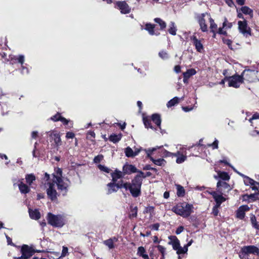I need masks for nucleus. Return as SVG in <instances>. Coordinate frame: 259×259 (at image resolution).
<instances>
[{
    "label": "nucleus",
    "instance_id": "nucleus-1",
    "mask_svg": "<svg viewBox=\"0 0 259 259\" xmlns=\"http://www.w3.org/2000/svg\"><path fill=\"white\" fill-rule=\"evenodd\" d=\"M144 174L140 171L132 181L131 183H125L123 184V188L129 190L134 197H137L141 195V188L143 179L145 178Z\"/></svg>",
    "mask_w": 259,
    "mask_h": 259
},
{
    "label": "nucleus",
    "instance_id": "nucleus-2",
    "mask_svg": "<svg viewBox=\"0 0 259 259\" xmlns=\"http://www.w3.org/2000/svg\"><path fill=\"white\" fill-rule=\"evenodd\" d=\"M193 205L183 202L173 207L172 210L176 214L184 218H186L189 217L193 212Z\"/></svg>",
    "mask_w": 259,
    "mask_h": 259
},
{
    "label": "nucleus",
    "instance_id": "nucleus-3",
    "mask_svg": "<svg viewBox=\"0 0 259 259\" xmlns=\"http://www.w3.org/2000/svg\"><path fill=\"white\" fill-rule=\"evenodd\" d=\"M53 183L57 186V189L63 196L68 192V188L70 185V181L67 178H58L53 179Z\"/></svg>",
    "mask_w": 259,
    "mask_h": 259
},
{
    "label": "nucleus",
    "instance_id": "nucleus-4",
    "mask_svg": "<svg viewBox=\"0 0 259 259\" xmlns=\"http://www.w3.org/2000/svg\"><path fill=\"white\" fill-rule=\"evenodd\" d=\"M48 223L55 227H62L65 224L64 217L59 214L55 215L51 213L48 214L47 217Z\"/></svg>",
    "mask_w": 259,
    "mask_h": 259
},
{
    "label": "nucleus",
    "instance_id": "nucleus-5",
    "mask_svg": "<svg viewBox=\"0 0 259 259\" xmlns=\"http://www.w3.org/2000/svg\"><path fill=\"white\" fill-rule=\"evenodd\" d=\"M47 134L50 137L52 145L56 151H58L59 147L62 145L60 133L56 131H51L47 132Z\"/></svg>",
    "mask_w": 259,
    "mask_h": 259
},
{
    "label": "nucleus",
    "instance_id": "nucleus-6",
    "mask_svg": "<svg viewBox=\"0 0 259 259\" xmlns=\"http://www.w3.org/2000/svg\"><path fill=\"white\" fill-rule=\"evenodd\" d=\"M196 19L199 24L201 30L202 32H207L208 27L206 22L210 19V15L207 13L198 14L196 16Z\"/></svg>",
    "mask_w": 259,
    "mask_h": 259
},
{
    "label": "nucleus",
    "instance_id": "nucleus-7",
    "mask_svg": "<svg viewBox=\"0 0 259 259\" xmlns=\"http://www.w3.org/2000/svg\"><path fill=\"white\" fill-rule=\"evenodd\" d=\"M35 252H39L40 251L34 250L32 247L27 245H23L22 246L21 249L22 255L21 256L17 257V259H28L32 256Z\"/></svg>",
    "mask_w": 259,
    "mask_h": 259
},
{
    "label": "nucleus",
    "instance_id": "nucleus-8",
    "mask_svg": "<svg viewBox=\"0 0 259 259\" xmlns=\"http://www.w3.org/2000/svg\"><path fill=\"white\" fill-rule=\"evenodd\" d=\"M257 73V71L248 69L244 70L241 75L242 76L243 80H246L249 82H254L258 80Z\"/></svg>",
    "mask_w": 259,
    "mask_h": 259
},
{
    "label": "nucleus",
    "instance_id": "nucleus-9",
    "mask_svg": "<svg viewBox=\"0 0 259 259\" xmlns=\"http://www.w3.org/2000/svg\"><path fill=\"white\" fill-rule=\"evenodd\" d=\"M227 80L228 81L229 87L237 88L243 83V78L241 75H234L227 77Z\"/></svg>",
    "mask_w": 259,
    "mask_h": 259
},
{
    "label": "nucleus",
    "instance_id": "nucleus-10",
    "mask_svg": "<svg viewBox=\"0 0 259 259\" xmlns=\"http://www.w3.org/2000/svg\"><path fill=\"white\" fill-rule=\"evenodd\" d=\"M238 30L239 32L246 37L251 35V29L248 26L246 20L239 21L238 22Z\"/></svg>",
    "mask_w": 259,
    "mask_h": 259
},
{
    "label": "nucleus",
    "instance_id": "nucleus-11",
    "mask_svg": "<svg viewBox=\"0 0 259 259\" xmlns=\"http://www.w3.org/2000/svg\"><path fill=\"white\" fill-rule=\"evenodd\" d=\"M47 186H48V188L47 189V193L48 197L52 200L57 199L58 194L55 189L54 184L53 182L48 183Z\"/></svg>",
    "mask_w": 259,
    "mask_h": 259
},
{
    "label": "nucleus",
    "instance_id": "nucleus-12",
    "mask_svg": "<svg viewBox=\"0 0 259 259\" xmlns=\"http://www.w3.org/2000/svg\"><path fill=\"white\" fill-rule=\"evenodd\" d=\"M115 7L117 8L121 13L123 14H128L131 12V8L125 1H118L115 3Z\"/></svg>",
    "mask_w": 259,
    "mask_h": 259
},
{
    "label": "nucleus",
    "instance_id": "nucleus-13",
    "mask_svg": "<svg viewBox=\"0 0 259 259\" xmlns=\"http://www.w3.org/2000/svg\"><path fill=\"white\" fill-rule=\"evenodd\" d=\"M218 191L220 193L223 194L224 192H228L231 190L230 185L226 182L219 180L217 183Z\"/></svg>",
    "mask_w": 259,
    "mask_h": 259
},
{
    "label": "nucleus",
    "instance_id": "nucleus-14",
    "mask_svg": "<svg viewBox=\"0 0 259 259\" xmlns=\"http://www.w3.org/2000/svg\"><path fill=\"white\" fill-rule=\"evenodd\" d=\"M115 182L110 183L108 184L107 187L108 193L111 194L113 192H115L118 191L119 188H123V183L122 182H119L117 184H115Z\"/></svg>",
    "mask_w": 259,
    "mask_h": 259
},
{
    "label": "nucleus",
    "instance_id": "nucleus-15",
    "mask_svg": "<svg viewBox=\"0 0 259 259\" xmlns=\"http://www.w3.org/2000/svg\"><path fill=\"white\" fill-rule=\"evenodd\" d=\"M249 209V207L247 205L240 206L236 211V217L240 220L243 219L245 215V212L248 211Z\"/></svg>",
    "mask_w": 259,
    "mask_h": 259
},
{
    "label": "nucleus",
    "instance_id": "nucleus-16",
    "mask_svg": "<svg viewBox=\"0 0 259 259\" xmlns=\"http://www.w3.org/2000/svg\"><path fill=\"white\" fill-rule=\"evenodd\" d=\"M193 45L195 46L196 51L199 53H202L204 51V47L201 41L197 38L195 36H193L191 38Z\"/></svg>",
    "mask_w": 259,
    "mask_h": 259
},
{
    "label": "nucleus",
    "instance_id": "nucleus-17",
    "mask_svg": "<svg viewBox=\"0 0 259 259\" xmlns=\"http://www.w3.org/2000/svg\"><path fill=\"white\" fill-rule=\"evenodd\" d=\"M23 179L19 180L18 181L17 186H18L20 192L22 194H26L29 192L30 188L25 184L23 182Z\"/></svg>",
    "mask_w": 259,
    "mask_h": 259
},
{
    "label": "nucleus",
    "instance_id": "nucleus-18",
    "mask_svg": "<svg viewBox=\"0 0 259 259\" xmlns=\"http://www.w3.org/2000/svg\"><path fill=\"white\" fill-rule=\"evenodd\" d=\"M247 254H252L259 255V249L254 245H248L243 246Z\"/></svg>",
    "mask_w": 259,
    "mask_h": 259
},
{
    "label": "nucleus",
    "instance_id": "nucleus-19",
    "mask_svg": "<svg viewBox=\"0 0 259 259\" xmlns=\"http://www.w3.org/2000/svg\"><path fill=\"white\" fill-rule=\"evenodd\" d=\"M233 170L236 172H237L240 176H242V177H243L244 178V182L246 185L254 186L255 184H258V183L257 182H255L253 180H252V179H250V178L244 175L243 174H242L240 172H238L234 167H233Z\"/></svg>",
    "mask_w": 259,
    "mask_h": 259
},
{
    "label": "nucleus",
    "instance_id": "nucleus-20",
    "mask_svg": "<svg viewBox=\"0 0 259 259\" xmlns=\"http://www.w3.org/2000/svg\"><path fill=\"white\" fill-rule=\"evenodd\" d=\"M176 153H179V154H177L176 156H174V157H177L176 162L178 164L182 163L184 162L187 159L186 154L187 152H181L180 151H178Z\"/></svg>",
    "mask_w": 259,
    "mask_h": 259
},
{
    "label": "nucleus",
    "instance_id": "nucleus-21",
    "mask_svg": "<svg viewBox=\"0 0 259 259\" xmlns=\"http://www.w3.org/2000/svg\"><path fill=\"white\" fill-rule=\"evenodd\" d=\"M170 241L168 242L169 244L172 246L173 249L176 250L180 245V241L175 236H170L168 237Z\"/></svg>",
    "mask_w": 259,
    "mask_h": 259
},
{
    "label": "nucleus",
    "instance_id": "nucleus-22",
    "mask_svg": "<svg viewBox=\"0 0 259 259\" xmlns=\"http://www.w3.org/2000/svg\"><path fill=\"white\" fill-rule=\"evenodd\" d=\"M117 238L114 237L104 241L103 243L104 245L107 246L109 249H111L114 248V243L117 242Z\"/></svg>",
    "mask_w": 259,
    "mask_h": 259
},
{
    "label": "nucleus",
    "instance_id": "nucleus-23",
    "mask_svg": "<svg viewBox=\"0 0 259 259\" xmlns=\"http://www.w3.org/2000/svg\"><path fill=\"white\" fill-rule=\"evenodd\" d=\"M29 214L31 219L37 220L40 218V213L37 209L29 208Z\"/></svg>",
    "mask_w": 259,
    "mask_h": 259
},
{
    "label": "nucleus",
    "instance_id": "nucleus-24",
    "mask_svg": "<svg viewBox=\"0 0 259 259\" xmlns=\"http://www.w3.org/2000/svg\"><path fill=\"white\" fill-rule=\"evenodd\" d=\"M151 120L155 123V124L158 126L160 129L161 128V120L160 118V116L158 114H153L151 117Z\"/></svg>",
    "mask_w": 259,
    "mask_h": 259
},
{
    "label": "nucleus",
    "instance_id": "nucleus-25",
    "mask_svg": "<svg viewBox=\"0 0 259 259\" xmlns=\"http://www.w3.org/2000/svg\"><path fill=\"white\" fill-rule=\"evenodd\" d=\"M214 178L216 180H218L219 178H220L225 181L229 180L230 179V176H229L228 173L220 171H218V176H214Z\"/></svg>",
    "mask_w": 259,
    "mask_h": 259
},
{
    "label": "nucleus",
    "instance_id": "nucleus-26",
    "mask_svg": "<svg viewBox=\"0 0 259 259\" xmlns=\"http://www.w3.org/2000/svg\"><path fill=\"white\" fill-rule=\"evenodd\" d=\"M243 199L245 200H247L248 202H250L252 201H254L256 199H258V194H251L250 195H244L243 196Z\"/></svg>",
    "mask_w": 259,
    "mask_h": 259
},
{
    "label": "nucleus",
    "instance_id": "nucleus-27",
    "mask_svg": "<svg viewBox=\"0 0 259 259\" xmlns=\"http://www.w3.org/2000/svg\"><path fill=\"white\" fill-rule=\"evenodd\" d=\"M155 25L151 23H147L145 26V29L147 30L150 35H158L159 33H155L154 29Z\"/></svg>",
    "mask_w": 259,
    "mask_h": 259
},
{
    "label": "nucleus",
    "instance_id": "nucleus-28",
    "mask_svg": "<svg viewBox=\"0 0 259 259\" xmlns=\"http://www.w3.org/2000/svg\"><path fill=\"white\" fill-rule=\"evenodd\" d=\"M123 171L125 173L131 174L136 172L137 171L136 167L133 165H126L123 166Z\"/></svg>",
    "mask_w": 259,
    "mask_h": 259
},
{
    "label": "nucleus",
    "instance_id": "nucleus-29",
    "mask_svg": "<svg viewBox=\"0 0 259 259\" xmlns=\"http://www.w3.org/2000/svg\"><path fill=\"white\" fill-rule=\"evenodd\" d=\"M183 99L184 97H182V98L180 99L178 97H175L167 102L166 104L167 107L168 108L172 107L175 105L177 104L179 102L180 100H183Z\"/></svg>",
    "mask_w": 259,
    "mask_h": 259
},
{
    "label": "nucleus",
    "instance_id": "nucleus-30",
    "mask_svg": "<svg viewBox=\"0 0 259 259\" xmlns=\"http://www.w3.org/2000/svg\"><path fill=\"white\" fill-rule=\"evenodd\" d=\"M137 255L142 257L144 259H148V254L146 252L145 249L143 246L138 247Z\"/></svg>",
    "mask_w": 259,
    "mask_h": 259
},
{
    "label": "nucleus",
    "instance_id": "nucleus-31",
    "mask_svg": "<svg viewBox=\"0 0 259 259\" xmlns=\"http://www.w3.org/2000/svg\"><path fill=\"white\" fill-rule=\"evenodd\" d=\"M112 181L116 182L118 179H120L123 176V174L120 171L115 170V172L111 174Z\"/></svg>",
    "mask_w": 259,
    "mask_h": 259
},
{
    "label": "nucleus",
    "instance_id": "nucleus-32",
    "mask_svg": "<svg viewBox=\"0 0 259 259\" xmlns=\"http://www.w3.org/2000/svg\"><path fill=\"white\" fill-rule=\"evenodd\" d=\"M177 31V29L175 23L174 22H170L169 24V28L168 29V32L172 35H176Z\"/></svg>",
    "mask_w": 259,
    "mask_h": 259
},
{
    "label": "nucleus",
    "instance_id": "nucleus-33",
    "mask_svg": "<svg viewBox=\"0 0 259 259\" xmlns=\"http://www.w3.org/2000/svg\"><path fill=\"white\" fill-rule=\"evenodd\" d=\"M250 219L252 227L255 229L259 230V224L256 221L255 216L253 214H251Z\"/></svg>",
    "mask_w": 259,
    "mask_h": 259
},
{
    "label": "nucleus",
    "instance_id": "nucleus-34",
    "mask_svg": "<svg viewBox=\"0 0 259 259\" xmlns=\"http://www.w3.org/2000/svg\"><path fill=\"white\" fill-rule=\"evenodd\" d=\"M241 11L242 13L245 14V15H248L249 16L252 18L253 17V11L251 9H250L249 7L247 6H243L242 7L241 9Z\"/></svg>",
    "mask_w": 259,
    "mask_h": 259
},
{
    "label": "nucleus",
    "instance_id": "nucleus-35",
    "mask_svg": "<svg viewBox=\"0 0 259 259\" xmlns=\"http://www.w3.org/2000/svg\"><path fill=\"white\" fill-rule=\"evenodd\" d=\"M217 194L214 198L216 202V205L218 206H220L221 203L226 200V198L222 196L223 194Z\"/></svg>",
    "mask_w": 259,
    "mask_h": 259
},
{
    "label": "nucleus",
    "instance_id": "nucleus-36",
    "mask_svg": "<svg viewBox=\"0 0 259 259\" xmlns=\"http://www.w3.org/2000/svg\"><path fill=\"white\" fill-rule=\"evenodd\" d=\"M25 179L27 184L29 186H30L32 184V183L35 180L36 178L33 174H30L26 175Z\"/></svg>",
    "mask_w": 259,
    "mask_h": 259
},
{
    "label": "nucleus",
    "instance_id": "nucleus-37",
    "mask_svg": "<svg viewBox=\"0 0 259 259\" xmlns=\"http://www.w3.org/2000/svg\"><path fill=\"white\" fill-rule=\"evenodd\" d=\"M11 60H16L19 63L21 64V65H23L24 62L25 58L24 56L22 55H20L19 56H14L11 58Z\"/></svg>",
    "mask_w": 259,
    "mask_h": 259
},
{
    "label": "nucleus",
    "instance_id": "nucleus-38",
    "mask_svg": "<svg viewBox=\"0 0 259 259\" xmlns=\"http://www.w3.org/2000/svg\"><path fill=\"white\" fill-rule=\"evenodd\" d=\"M143 120L145 127L154 129L153 127L151 125V119L149 117H144L143 118Z\"/></svg>",
    "mask_w": 259,
    "mask_h": 259
},
{
    "label": "nucleus",
    "instance_id": "nucleus-39",
    "mask_svg": "<svg viewBox=\"0 0 259 259\" xmlns=\"http://www.w3.org/2000/svg\"><path fill=\"white\" fill-rule=\"evenodd\" d=\"M161 155L163 157H172L174 156L177 155V154H179V153H172L167 151L165 149H162L161 151Z\"/></svg>",
    "mask_w": 259,
    "mask_h": 259
},
{
    "label": "nucleus",
    "instance_id": "nucleus-40",
    "mask_svg": "<svg viewBox=\"0 0 259 259\" xmlns=\"http://www.w3.org/2000/svg\"><path fill=\"white\" fill-rule=\"evenodd\" d=\"M196 73V71L193 69H188L185 72L183 73V76H185L186 78H189L191 76L195 75Z\"/></svg>",
    "mask_w": 259,
    "mask_h": 259
},
{
    "label": "nucleus",
    "instance_id": "nucleus-41",
    "mask_svg": "<svg viewBox=\"0 0 259 259\" xmlns=\"http://www.w3.org/2000/svg\"><path fill=\"white\" fill-rule=\"evenodd\" d=\"M150 159L155 164L158 166L164 165L166 163V161L162 158L154 159L153 157H150Z\"/></svg>",
    "mask_w": 259,
    "mask_h": 259
},
{
    "label": "nucleus",
    "instance_id": "nucleus-42",
    "mask_svg": "<svg viewBox=\"0 0 259 259\" xmlns=\"http://www.w3.org/2000/svg\"><path fill=\"white\" fill-rule=\"evenodd\" d=\"M121 138V135L118 134V135H111L109 137V140L114 143H116L119 141Z\"/></svg>",
    "mask_w": 259,
    "mask_h": 259
},
{
    "label": "nucleus",
    "instance_id": "nucleus-43",
    "mask_svg": "<svg viewBox=\"0 0 259 259\" xmlns=\"http://www.w3.org/2000/svg\"><path fill=\"white\" fill-rule=\"evenodd\" d=\"M177 187V194L179 197H182L184 196L185 195V190L183 187L180 185H176Z\"/></svg>",
    "mask_w": 259,
    "mask_h": 259
},
{
    "label": "nucleus",
    "instance_id": "nucleus-44",
    "mask_svg": "<svg viewBox=\"0 0 259 259\" xmlns=\"http://www.w3.org/2000/svg\"><path fill=\"white\" fill-rule=\"evenodd\" d=\"M124 152L126 156L127 157H133L135 156L134 150L130 147H127L125 149Z\"/></svg>",
    "mask_w": 259,
    "mask_h": 259
},
{
    "label": "nucleus",
    "instance_id": "nucleus-45",
    "mask_svg": "<svg viewBox=\"0 0 259 259\" xmlns=\"http://www.w3.org/2000/svg\"><path fill=\"white\" fill-rule=\"evenodd\" d=\"M53 179H55L58 178H63L62 169L60 168H56L55 169V172L53 174Z\"/></svg>",
    "mask_w": 259,
    "mask_h": 259
},
{
    "label": "nucleus",
    "instance_id": "nucleus-46",
    "mask_svg": "<svg viewBox=\"0 0 259 259\" xmlns=\"http://www.w3.org/2000/svg\"><path fill=\"white\" fill-rule=\"evenodd\" d=\"M154 21L160 25L161 29H163L166 27V23L160 18H155Z\"/></svg>",
    "mask_w": 259,
    "mask_h": 259
},
{
    "label": "nucleus",
    "instance_id": "nucleus-47",
    "mask_svg": "<svg viewBox=\"0 0 259 259\" xmlns=\"http://www.w3.org/2000/svg\"><path fill=\"white\" fill-rule=\"evenodd\" d=\"M159 57L163 60H167L169 58V56L168 53L164 50L160 51L158 53Z\"/></svg>",
    "mask_w": 259,
    "mask_h": 259
},
{
    "label": "nucleus",
    "instance_id": "nucleus-48",
    "mask_svg": "<svg viewBox=\"0 0 259 259\" xmlns=\"http://www.w3.org/2000/svg\"><path fill=\"white\" fill-rule=\"evenodd\" d=\"M209 21L210 22V28L211 29V31L214 33L217 29V25L215 23L213 19L211 17Z\"/></svg>",
    "mask_w": 259,
    "mask_h": 259
},
{
    "label": "nucleus",
    "instance_id": "nucleus-49",
    "mask_svg": "<svg viewBox=\"0 0 259 259\" xmlns=\"http://www.w3.org/2000/svg\"><path fill=\"white\" fill-rule=\"evenodd\" d=\"M162 146H160V147L156 146V147L152 148H149L148 149H145V151L146 152V153L147 154V157L150 159V157H152L151 156L152 153L153 151H156L157 149L160 148Z\"/></svg>",
    "mask_w": 259,
    "mask_h": 259
},
{
    "label": "nucleus",
    "instance_id": "nucleus-50",
    "mask_svg": "<svg viewBox=\"0 0 259 259\" xmlns=\"http://www.w3.org/2000/svg\"><path fill=\"white\" fill-rule=\"evenodd\" d=\"M175 250L177 251V253L179 254H184L187 252L188 248H187V246H184V247H182L180 245L178 247V249H176Z\"/></svg>",
    "mask_w": 259,
    "mask_h": 259
},
{
    "label": "nucleus",
    "instance_id": "nucleus-51",
    "mask_svg": "<svg viewBox=\"0 0 259 259\" xmlns=\"http://www.w3.org/2000/svg\"><path fill=\"white\" fill-rule=\"evenodd\" d=\"M247 253L246 252L243 246L239 252V256L241 259H245L247 255Z\"/></svg>",
    "mask_w": 259,
    "mask_h": 259
},
{
    "label": "nucleus",
    "instance_id": "nucleus-52",
    "mask_svg": "<svg viewBox=\"0 0 259 259\" xmlns=\"http://www.w3.org/2000/svg\"><path fill=\"white\" fill-rule=\"evenodd\" d=\"M98 167L101 171L106 173H109L110 171V169L108 167L101 164H99Z\"/></svg>",
    "mask_w": 259,
    "mask_h": 259
},
{
    "label": "nucleus",
    "instance_id": "nucleus-53",
    "mask_svg": "<svg viewBox=\"0 0 259 259\" xmlns=\"http://www.w3.org/2000/svg\"><path fill=\"white\" fill-rule=\"evenodd\" d=\"M137 211L138 208L137 207L132 208L130 214V218H136L137 215Z\"/></svg>",
    "mask_w": 259,
    "mask_h": 259
},
{
    "label": "nucleus",
    "instance_id": "nucleus-54",
    "mask_svg": "<svg viewBox=\"0 0 259 259\" xmlns=\"http://www.w3.org/2000/svg\"><path fill=\"white\" fill-rule=\"evenodd\" d=\"M223 28H231L232 27V23L229 22L227 18H225L224 22L223 24Z\"/></svg>",
    "mask_w": 259,
    "mask_h": 259
},
{
    "label": "nucleus",
    "instance_id": "nucleus-55",
    "mask_svg": "<svg viewBox=\"0 0 259 259\" xmlns=\"http://www.w3.org/2000/svg\"><path fill=\"white\" fill-rule=\"evenodd\" d=\"M103 159V156L102 155H98L96 156L94 159V162L96 163H99Z\"/></svg>",
    "mask_w": 259,
    "mask_h": 259
},
{
    "label": "nucleus",
    "instance_id": "nucleus-56",
    "mask_svg": "<svg viewBox=\"0 0 259 259\" xmlns=\"http://www.w3.org/2000/svg\"><path fill=\"white\" fill-rule=\"evenodd\" d=\"M257 119H259V113H255L252 115V117L249 119V122L251 123V124L252 125V123H253L252 121L253 120Z\"/></svg>",
    "mask_w": 259,
    "mask_h": 259
},
{
    "label": "nucleus",
    "instance_id": "nucleus-57",
    "mask_svg": "<svg viewBox=\"0 0 259 259\" xmlns=\"http://www.w3.org/2000/svg\"><path fill=\"white\" fill-rule=\"evenodd\" d=\"M62 116L59 113H57L51 117V119L54 121H57L61 120Z\"/></svg>",
    "mask_w": 259,
    "mask_h": 259
},
{
    "label": "nucleus",
    "instance_id": "nucleus-58",
    "mask_svg": "<svg viewBox=\"0 0 259 259\" xmlns=\"http://www.w3.org/2000/svg\"><path fill=\"white\" fill-rule=\"evenodd\" d=\"M157 247L158 250L159 251V252L161 253V255L163 257L165 255V248L161 245H158L157 246Z\"/></svg>",
    "mask_w": 259,
    "mask_h": 259
},
{
    "label": "nucleus",
    "instance_id": "nucleus-59",
    "mask_svg": "<svg viewBox=\"0 0 259 259\" xmlns=\"http://www.w3.org/2000/svg\"><path fill=\"white\" fill-rule=\"evenodd\" d=\"M218 143L219 141L218 140L215 139L214 141L211 144L208 145V146H211L213 149H218Z\"/></svg>",
    "mask_w": 259,
    "mask_h": 259
},
{
    "label": "nucleus",
    "instance_id": "nucleus-60",
    "mask_svg": "<svg viewBox=\"0 0 259 259\" xmlns=\"http://www.w3.org/2000/svg\"><path fill=\"white\" fill-rule=\"evenodd\" d=\"M220 206H218L217 205H215L214 206H213V208H212V213L214 215V216H217L218 215V213H219V210H218V208L220 207Z\"/></svg>",
    "mask_w": 259,
    "mask_h": 259
},
{
    "label": "nucleus",
    "instance_id": "nucleus-61",
    "mask_svg": "<svg viewBox=\"0 0 259 259\" xmlns=\"http://www.w3.org/2000/svg\"><path fill=\"white\" fill-rule=\"evenodd\" d=\"M95 137V133L93 131H89L87 133V138L89 139H92Z\"/></svg>",
    "mask_w": 259,
    "mask_h": 259
},
{
    "label": "nucleus",
    "instance_id": "nucleus-62",
    "mask_svg": "<svg viewBox=\"0 0 259 259\" xmlns=\"http://www.w3.org/2000/svg\"><path fill=\"white\" fill-rule=\"evenodd\" d=\"M68 254V248L65 246H63L62 248V251L61 253V256H65Z\"/></svg>",
    "mask_w": 259,
    "mask_h": 259
},
{
    "label": "nucleus",
    "instance_id": "nucleus-63",
    "mask_svg": "<svg viewBox=\"0 0 259 259\" xmlns=\"http://www.w3.org/2000/svg\"><path fill=\"white\" fill-rule=\"evenodd\" d=\"M21 73L22 74H28L29 73L28 69L23 65H21Z\"/></svg>",
    "mask_w": 259,
    "mask_h": 259
},
{
    "label": "nucleus",
    "instance_id": "nucleus-64",
    "mask_svg": "<svg viewBox=\"0 0 259 259\" xmlns=\"http://www.w3.org/2000/svg\"><path fill=\"white\" fill-rule=\"evenodd\" d=\"M75 137V134L72 132H67L66 135V138L67 139H73Z\"/></svg>",
    "mask_w": 259,
    "mask_h": 259
}]
</instances>
